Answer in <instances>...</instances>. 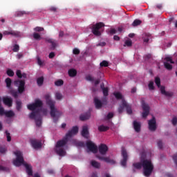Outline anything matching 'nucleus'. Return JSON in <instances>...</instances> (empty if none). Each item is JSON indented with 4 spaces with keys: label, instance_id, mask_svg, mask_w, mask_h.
Masks as SVG:
<instances>
[{
    "label": "nucleus",
    "instance_id": "63",
    "mask_svg": "<svg viewBox=\"0 0 177 177\" xmlns=\"http://www.w3.org/2000/svg\"><path fill=\"white\" fill-rule=\"evenodd\" d=\"M171 122L174 125H176L177 124V118L176 117L173 118Z\"/></svg>",
    "mask_w": 177,
    "mask_h": 177
},
{
    "label": "nucleus",
    "instance_id": "20",
    "mask_svg": "<svg viewBox=\"0 0 177 177\" xmlns=\"http://www.w3.org/2000/svg\"><path fill=\"white\" fill-rule=\"evenodd\" d=\"M3 102L6 106H8V107H12V104H13V100L9 97H5L3 98Z\"/></svg>",
    "mask_w": 177,
    "mask_h": 177
},
{
    "label": "nucleus",
    "instance_id": "16",
    "mask_svg": "<svg viewBox=\"0 0 177 177\" xmlns=\"http://www.w3.org/2000/svg\"><path fill=\"white\" fill-rule=\"evenodd\" d=\"M78 133V127L75 126L70 130L66 135V138H71L73 135H77Z\"/></svg>",
    "mask_w": 177,
    "mask_h": 177
},
{
    "label": "nucleus",
    "instance_id": "57",
    "mask_svg": "<svg viewBox=\"0 0 177 177\" xmlns=\"http://www.w3.org/2000/svg\"><path fill=\"white\" fill-rule=\"evenodd\" d=\"M0 153H1V154H5V153H6V148L0 147Z\"/></svg>",
    "mask_w": 177,
    "mask_h": 177
},
{
    "label": "nucleus",
    "instance_id": "8",
    "mask_svg": "<svg viewBox=\"0 0 177 177\" xmlns=\"http://www.w3.org/2000/svg\"><path fill=\"white\" fill-rule=\"evenodd\" d=\"M122 160L120 161V165H122V167H127V161H128V152H127V149L124 148L122 149Z\"/></svg>",
    "mask_w": 177,
    "mask_h": 177
},
{
    "label": "nucleus",
    "instance_id": "47",
    "mask_svg": "<svg viewBox=\"0 0 177 177\" xmlns=\"http://www.w3.org/2000/svg\"><path fill=\"white\" fill-rule=\"evenodd\" d=\"M6 136L7 138V142H11L12 137L10 136V133H8V131H6Z\"/></svg>",
    "mask_w": 177,
    "mask_h": 177
},
{
    "label": "nucleus",
    "instance_id": "24",
    "mask_svg": "<svg viewBox=\"0 0 177 177\" xmlns=\"http://www.w3.org/2000/svg\"><path fill=\"white\" fill-rule=\"evenodd\" d=\"M3 35H12L13 37H17V35H19V33L14 30H5L3 32Z\"/></svg>",
    "mask_w": 177,
    "mask_h": 177
},
{
    "label": "nucleus",
    "instance_id": "34",
    "mask_svg": "<svg viewBox=\"0 0 177 177\" xmlns=\"http://www.w3.org/2000/svg\"><path fill=\"white\" fill-rule=\"evenodd\" d=\"M5 82L6 84L7 88H10V86H12V79H10V77H7L5 80Z\"/></svg>",
    "mask_w": 177,
    "mask_h": 177
},
{
    "label": "nucleus",
    "instance_id": "3",
    "mask_svg": "<svg viewBox=\"0 0 177 177\" xmlns=\"http://www.w3.org/2000/svg\"><path fill=\"white\" fill-rule=\"evenodd\" d=\"M45 100L46 102V104H48V106H50V115L52 117V118H53V122L56 124V122L59 121V118H60L62 115V112L57 110L56 107H55V104H56V102L50 99V95L46 94L45 95Z\"/></svg>",
    "mask_w": 177,
    "mask_h": 177
},
{
    "label": "nucleus",
    "instance_id": "19",
    "mask_svg": "<svg viewBox=\"0 0 177 177\" xmlns=\"http://www.w3.org/2000/svg\"><path fill=\"white\" fill-rule=\"evenodd\" d=\"M46 42L51 44V50H55L56 46H57V41L53 40V39H46Z\"/></svg>",
    "mask_w": 177,
    "mask_h": 177
},
{
    "label": "nucleus",
    "instance_id": "1",
    "mask_svg": "<svg viewBox=\"0 0 177 177\" xmlns=\"http://www.w3.org/2000/svg\"><path fill=\"white\" fill-rule=\"evenodd\" d=\"M44 106V103L39 99H37L35 100V102L27 106L28 110L32 111L30 113L29 118L30 120H35L37 127H41L42 125V117L41 116V110L38 109V107H42Z\"/></svg>",
    "mask_w": 177,
    "mask_h": 177
},
{
    "label": "nucleus",
    "instance_id": "33",
    "mask_svg": "<svg viewBox=\"0 0 177 177\" xmlns=\"http://www.w3.org/2000/svg\"><path fill=\"white\" fill-rule=\"evenodd\" d=\"M37 84L38 86H42V85H44V77H40L37 78Z\"/></svg>",
    "mask_w": 177,
    "mask_h": 177
},
{
    "label": "nucleus",
    "instance_id": "31",
    "mask_svg": "<svg viewBox=\"0 0 177 177\" xmlns=\"http://www.w3.org/2000/svg\"><path fill=\"white\" fill-rule=\"evenodd\" d=\"M151 39V35L149 33L145 34V37H143L144 42H149Z\"/></svg>",
    "mask_w": 177,
    "mask_h": 177
},
{
    "label": "nucleus",
    "instance_id": "56",
    "mask_svg": "<svg viewBox=\"0 0 177 177\" xmlns=\"http://www.w3.org/2000/svg\"><path fill=\"white\" fill-rule=\"evenodd\" d=\"M16 74H17V77H18V78H22L23 73H21V71L17 70Z\"/></svg>",
    "mask_w": 177,
    "mask_h": 177
},
{
    "label": "nucleus",
    "instance_id": "10",
    "mask_svg": "<svg viewBox=\"0 0 177 177\" xmlns=\"http://www.w3.org/2000/svg\"><path fill=\"white\" fill-rule=\"evenodd\" d=\"M148 125L149 131H156V129H157L156 118L153 117L152 119L149 120L148 122Z\"/></svg>",
    "mask_w": 177,
    "mask_h": 177
},
{
    "label": "nucleus",
    "instance_id": "41",
    "mask_svg": "<svg viewBox=\"0 0 177 177\" xmlns=\"http://www.w3.org/2000/svg\"><path fill=\"white\" fill-rule=\"evenodd\" d=\"M55 97L57 100H62L63 99V95H62V93H60L59 92H57L55 93Z\"/></svg>",
    "mask_w": 177,
    "mask_h": 177
},
{
    "label": "nucleus",
    "instance_id": "58",
    "mask_svg": "<svg viewBox=\"0 0 177 177\" xmlns=\"http://www.w3.org/2000/svg\"><path fill=\"white\" fill-rule=\"evenodd\" d=\"M86 80H87V81H91V82L95 81V79H93V77L91 75L86 76Z\"/></svg>",
    "mask_w": 177,
    "mask_h": 177
},
{
    "label": "nucleus",
    "instance_id": "26",
    "mask_svg": "<svg viewBox=\"0 0 177 177\" xmlns=\"http://www.w3.org/2000/svg\"><path fill=\"white\" fill-rule=\"evenodd\" d=\"M77 70L74 68L69 69L68 71V74L69 77H75L77 75Z\"/></svg>",
    "mask_w": 177,
    "mask_h": 177
},
{
    "label": "nucleus",
    "instance_id": "53",
    "mask_svg": "<svg viewBox=\"0 0 177 177\" xmlns=\"http://www.w3.org/2000/svg\"><path fill=\"white\" fill-rule=\"evenodd\" d=\"M19 49H20V46H19L18 44H15L13 46L12 50H13V52H19Z\"/></svg>",
    "mask_w": 177,
    "mask_h": 177
},
{
    "label": "nucleus",
    "instance_id": "51",
    "mask_svg": "<svg viewBox=\"0 0 177 177\" xmlns=\"http://www.w3.org/2000/svg\"><path fill=\"white\" fill-rule=\"evenodd\" d=\"M34 31H36V32H41V31H44V28L37 26L36 28H34Z\"/></svg>",
    "mask_w": 177,
    "mask_h": 177
},
{
    "label": "nucleus",
    "instance_id": "36",
    "mask_svg": "<svg viewBox=\"0 0 177 177\" xmlns=\"http://www.w3.org/2000/svg\"><path fill=\"white\" fill-rule=\"evenodd\" d=\"M155 84L158 88H160V86H161V80L160 79V77H156L155 78Z\"/></svg>",
    "mask_w": 177,
    "mask_h": 177
},
{
    "label": "nucleus",
    "instance_id": "59",
    "mask_svg": "<svg viewBox=\"0 0 177 177\" xmlns=\"http://www.w3.org/2000/svg\"><path fill=\"white\" fill-rule=\"evenodd\" d=\"M6 111H5V109L3 107L0 106V115H3Z\"/></svg>",
    "mask_w": 177,
    "mask_h": 177
},
{
    "label": "nucleus",
    "instance_id": "6",
    "mask_svg": "<svg viewBox=\"0 0 177 177\" xmlns=\"http://www.w3.org/2000/svg\"><path fill=\"white\" fill-rule=\"evenodd\" d=\"M102 27H104V24L102 22L97 23L95 25H93L92 28L93 34L96 37H100L102 33L99 31V29L102 28Z\"/></svg>",
    "mask_w": 177,
    "mask_h": 177
},
{
    "label": "nucleus",
    "instance_id": "37",
    "mask_svg": "<svg viewBox=\"0 0 177 177\" xmlns=\"http://www.w3.org/2000/svg\"><path fill=\"white\" fill-rule=\"evenodd\" d=\"M63 84H64V82L63 81V80H58L55 82V86H62V85H63Z\"/></svg>",
    "mask_w": 177,
    "mask_h": 177
},
{
    "label": "nucleus",
    "instance_id": "18",
    "mask_svg": "<svg viewBox=\"0 0 177 177\" xmlns=\"http://www.w3.org/2000/svg\"><path fill=\"white\" fill-rule=\"evenodd\" d=\"M82 136L88 139L89 138V130H88V126H83L82 131Z\"/></svg>",
    "mask_w": 177,
    "mask_h": 177
},
{
    "label": "nucleus",
    "instance_id": "15",
    "mask_svg": "<svg viewBox=\"0 0 177 177\" xmlns=\"http://www.w3.org/2000/svg\"><path fill=\"white\" fill-rule=\"evenodd\" d=\"M122 106L126 109L127 114H132V106L125 100H122Z\"/></svg>",
    "mask_w": 177,
    "mask_h": 177
},
{
    "label": "nucleus",
    "instance_id": "22",
    "mask_svg": "<svg viewBox=\"0 0 177 177\" xmlns=\"http://www.w3.org/2000/svg\"><path fill=\"white\" fill-rule=\"evenodd\" d=\"M55 153L60 157H64V156H66V152L62 148L60 147H56Z\"/></svg>",
    "mask_w": 177,
    "mask_h": 177
},
{
    "label": "nucleus",
    "instance_id": "35",
    "mask_svg": "<svg viewBox=\"0 0 177 177\" xmlns=\"http://www.w3.org/2000/svg\"><path fill=\"white\" fill-rule=\"evenodd\" d=\"M16 109L17 111H20V110H21V101H19V100L16 101Z\"/></svg>",
    "mask_w": 177,
    "mask_h": 177
},
{
    "label": "nucleus",
    "instance_id": "40",
    "mask_svg": "<svg viewBox=\"0 0 177 177\" xmlns=\"http://www.w3.org/2000/svg\"><path fill=\"white\" fill-rule=\"evenodd\" d=\"M102 93L104 97H107V96H109V88L106 87L105 88L102 89Z\"/></svg>",
    "mask_w": 177,
    "mask_h": 177
},
{
    "label": "nucleus",
    "instance_id": "46",
    "mask_svg": "<svg viewBox=\"0 0 177 177\" xmlns=\"http://www.w3.org/2000/svg\"><path fill=\"white\" fill-rule=\"evenodd\" d=\"M24 15H27L26 11H18L17 12V16H18V17H21V16H24Z\"/></svg>",
    "mask_w": 177,
    "mask_h": 177
},
{
    "label": "nucleus",
    "instance_id": "52",
    "mask_svg": "<svg viewBox=\"0 0 177 177\" xmlns=\"http://www.w3.org/2000/svg\"><path fill=\"white\" fill-rule=\"evenodd\" d=\"M165 60L167 62L171 63V64H174L175 63L174 61H172V57H166L165 58Z\"/></svg>",
    "mask_w": 177,
    "mask_h": 177
},
{
    "label": "nucleus",
    "instance_id": "38",
    "mask_svg": "<svg viewBox=\"0 0 177 177\" xmlns=\"http://www.w3.org/2000/svg\"><path fill=\"white\" fill-rule=\"evenodd\" d=\"M141 24H142V21H140L139 19H136L133 21L132 26L133 27H136V26H140Z\"/></svg>",
    "mask_w": 177,
    "mask_h": 177
},
{
    "label": "nucleus",
    "instance_id": "32",
    "mask_svg": "<svg viewBox=\"0 0 177 177\" xmlns=\"http://www.w3.org/2000/svg\"><path fill=\"white\" fill-rule=\"evenodd\" d=\"M91 165H92V167H93L94 168H100V163H99L98 162H97L96 160H92L91 162Z\"/></svg>",
    "mask_w": 177,
    "mask_h": 177
},
{
    "label": "nucleus",
    "instance_id": "7",
    "mask_svg": "<svg viewBox=\"0 0 177 177\" xmlns=\"http://www.w3.org/2000/svg\"><path fill=\"white\" fill-rule=\"evenodd\" d=\"M142 118H146L147 115L150 113V106L149 104H146L145 101H142Z\"/></svg>",
    "mask_w": 177,
    "mask_h": 177
},
{
    "label": "nucleus",
    "instance_id": "2",
    "mask_svg": "<svg viewBox=\"0 0 177 177\" xmlns=\"http://www.w3.org/2000/svg\"><path fill=\"white\" fill-rule=\"evenodd\" d=\"M14 154L16 156V158L13 160V165L15 167H21V165H24L26 169L28 176H32V166L25 162L23 153L20 151H17L14 152Z\"/></svg>",
    "mask_w": 177,
    "mask_h": 177
},
{
    "label": "nucleus",
    "instance_id": "49",
    "mask_svg": "<svg viewBox=\"0 0 177 177\" xmlns=\"http://www.w3.org/2000/svg\"><path fill=\"white\" fill-rule=\"evenodd\" d=\"M123 46H132V41L131 40H127L124 42V44L123 45Z\"/></svg>",
    "mask_w": 177,
    "mask_h": 177
},
{
    "label": "nucleus",
    "instance_id": "17",
    "mask_svg": "<svg viewBox=\"0 0 177 177\" xmlns=\"http://www.w3.org/2000/svg\"><path fill=\"white\" fill-rule=\"evenodd\" d=\"M89 118H91V111H88L80 116V121H86V120H89Z\"/></svg>",
    "mask_w": 177,
    "mask_h": 177
},
{
    "label": "nucleus",
    "instance_id": "39",
    "mask_svg": "<svg viewBox=\"0 0 177 177\" xmlns=\"http://www.w3.org/2000/svg\"><path fill=\"white\" fill-rule=\"evenodd\" d=\"M164 66L167 70H169V71L172 70V65H171V64L168 62H164Z\"/></svg>",
    "mask_w": 177,
    "mask_h": 177
},
{
    "label": "nucleus",
    "instance_id": "23",
    "mask_svg": "<svg viewBox=\"0 0 177 177\" xmlns=\"http://www.w3.org/2000/svg\"><path fill=\"white\" fill-rule=\"evenodd\" d=\"M160 91L162 95H164L165 96H168L169 97H171V96H172L173 95L172 93L166 91L165 86H160Z\"/></svg>",
    "mask_w": 177,
    "mask_h": 177
},
{
    "label": "nucleus",
    "instance_id": "50",
    "mask_svg": "<svg viewBox=\"0 0 177 177\" xmlns=\"http://www.w3.org/2000/svg\"><path fill=\"white\" fill-rule=\"evenodd\" d=\"M6 73L8 77H13V75H15V72H13L11 69L7 70Z\"/></svg>",
    "mask_w": 177,
    "mask_h": 177
},
{
    "label": "nucleus",
    "instance_id": "5",
    "mask_svg": "<svg viewBox=\"0 0 177 177\" xmlns=\"http://www.w3.org/2000/svg\"><path fill=\"white\" fill-rule=\"evenodd\" d=\"M14 84L18 86V93H23L26 91V81L24 80H15Z\"/></svg>",
    "mask_w": 177,
    "mask_h": 177
},
{
    "label": "nucleus",
    "instance_id": "61",
    "mask_svg": "<svg viewBox=\"0 0 177 177\" xmlns=\"http://www.w3.org/2000/svg\"><path fill=\"white\" fill-rule=\"evenodd\" d=\"M0 171H4L8 172V171H9V169L0 165Z\"/></svg>",
    "mask_w": 177,
    "mask_h": 177
},
{
    "label": "nucleus",
    "instance_id": "13",
    "mask_svg": "<svg viewBox=\"0 0 177 177\" xmlns=\"http://www.w3.org/2000/svg\"><path fill=\"white\" fill-rule=\"evenodd\" d=\"M68 142V137L66 136L64 138L57 142L55 147L57 148L63 147L64 146H66V145H67Z\"/></svg>",
    "mask_w": 177,
    "mask_h": 177
},
{
    "label": "nucleus",
    "instance_id": "12",
    "mask_svg": "<svg viewBox=\"0 0 177 177\" xmlns=\"http://www.w3.org/2000/svg\"><path fill=\"white\" fill-rule=\"evenodd\" d=\"M96 157L100 161H104L105 162H107L108 164H112V165L115 164V160L111 159L110 157H103V156H100L99 155H97Z\"/></svg>",
    "mask_w": 177,
    "mask_h": 177
},
{
    "label": "nucleus",
    "instance_id": "29",
    "mask_svg": "<svg viewBox=\"0 0 177 177\" xmlns=\"http://www.w3.org/2000/svg\"><path fill=\"white\" fill-rule=\"evenodd\" d=\"M4 115H6V117L10 118L12 117H15V112H13V111H6Z\"/></svg>",
    "mask_w": 177,
    "mask_h": 177
},
{
    "label": "nucleus",
    "instance_id": "48",
    "mask_svg": "<svg viewBox=\"0 0 177 177\" xmlns=\"http://www.w3.org/2000/svg\"><path fill=\"white\" fill-rule=\"evenodd\" d=\"M148 87L150 91H153L154 89V82H149V83L148 84Z\"/></svg>",
    "mask_w": 177,
    "mask_h": 177
},
{
    "label": "nucleus",
    "instance_id": "45",
    "mask_svg": "<svg viewBox=\"0 0 177 177\" xmlns=\"http://www.w3.org/2000/svg\"><path fill=\"white\" fill-rule=\"evenodd\" d=\"M124 109H125V106H122V104L119 106L118 109L119 114H122V113L124 111Z\"/></svg>",
    "mask_w": 177,
    "mask_h": 177
},
{
    "label": "nucleus",
    "instance_id": "21",
    "mask_svg": "<svg viewBox=\"0 0 177 177\" xmlns=\"http://www.w3.org/2000/svg\"><path fill=\"white\" fill-rule=\"evenodd\" d=\"M94 104L95 106V108L97 109H102V107H103V103L97 97L94 98Z\"/></svg>",
    "mask_w": 177,
    "mask_h": 177
},
{
    "label": "nucleus",
    "instance_id": "14",
    "mask_svg": "<svg viewBox=\"0 0 177 177\" xmlns=\"http://www.w3.org/2000/svg\"><path fill=\"white\" fill-rule=\"evenodd\" d=\"M30 145L33 147V149H41L42 147V142L37 140L36 139L30 140Z\"/></svg>",
    "mask_w": 177,
    "mask_h": 177
},
{
    "label": "nucleus",
    "instance_id": "28",
    "mask_svg": "<svg viewBox=\"0 0 177 177\" xmlns=\"http://www.w3.org/2000/svg\"><path fill=\"white\" fill-rule=\"evenodd\" d=\"M133 167H134L136 169H142V167H143V162L133 163Z\"/></svg>",
    "mask_w": 177,
    "mask_h": 177
},
{
    "label": "nucleus",
    "instance_id": "44",
    "mask_svg": "<svg viewBox=\"0 0 177 177\" xmlns=\"http://www.w3.org/2000/svg\"><path fill=\"white\" fill-rule=\"evenodd\" d=\"M11 95L13 96V97H15V99H17V97H19V93H17L16 91H11Z\"/></svg>",
    "mask_w": 177,
    "mask_h": 177
},
{
    "label": "nucleus",
    "instance_id": "25",
    "mask_svg": "<svg viewBox=\"0 0 177 177\" xmlns=\"http://www.w3.org/2000/svg\"><path fill=\"white\" fill-rule=\"evenodd\" d=\"M133 128L136 131V132H140V122H136V120H135L133 122Z\"/></svg>",
    "mask_w": 177,
    "mask_h": 177
},
{
    "label": "nucleus",
    "instance_id": "11",
    "mask_svg": "<svg viewBox=\"0 0 177 177\" xmlns=\"http://www.w3.org/2000/svg\"><path fill=\"white\" fill-rule=\"evenodd\" d=\"M98 151L102 156H106L107 151H109V147L106 144H101L98 147Z\"/></svg>",
    "mask_w": 177,
    "mask_h": 177
},
{
    "label": "nucleus",
    "instance_id": "43",
    "mask_svg": "<svg viewBox=\"0 0 177 177\" xmlns=\"http://www.w3.org/2000/svg\"><path fill=\"white\" fill-rule=\"evenodd\" d=\"M33 38L34 39H36L37 41H39L41 39V35L37 32L33 33Z\"/></svg>",
    "mask_w": 177,
    "mask_h": 177
},
{
    "label": "nucleus",
    "instance_id": "64",
    "mask_svg": "<svg viewBox=\"0 0 177 177\" xmlns=\"http://www.w3.org/2000/svg\"><path fill=\"white\" fill-rule=\"evenodd\" d=\"M55 53L51 52V53H50L48 57H49V59H53V57H55Z\"/></svg>",
    "mask_w": 177,
    "mask_h": 177
},
{
    "label": "nucleus",
    "instance_id": "42",
    "mask_svg": "<svg viewBox=\"0 0 177 177\" xmlns=\"http://www.w3.org/2000/svg\"><path fill=\"white\" fill-rule=\"evenodd\" d=\"M100 67H109V62L104 60L100 64Z\"/></svg>",
    "mask_w": 177,
    "mask_h": 177
},
{
    "label": "nucleus",
    "instance_id": "54",
    "mask_svg": "<svg viewBox=\"0 0 177 177\" xmlns=\"http://www.w3.org/2000/svg\"><path fill=\"white\" fill-rule=\"evenodd\" d=\"M114 117V113L112 112H109L108 115H106V120H111Z\"/></svg>",
    "mask_w": 177,
    "mask_h": 177
},
{
    "label": "nucleus",
    "instance_id": "30",
    "mask_svg": "<svg viewBox=\"0 0 177 177\" xmlns=\"http://www.w3.org/2000/svg\"><path fill=\"white\" fill-rule=\"evenodd\" d=\"M113 95L118 100H122H122H124V98H122V94L120 92L114 93Z\"/></svg>",
    "mask_w": 177,
    "mask_h": 177
},
{
    "label": "nucleus",
    "instance_id": "55",
    "mask_svg": "<svg viewBox=\"0 0 177 177\" xmlns=\"http://www.w3.org/2000/svg\"><path fill=\"white\" fill-rule=\"evenodd\" d=\"M73 55H80V49L76 48H74L73 50Z\"/></svg>",
    "mask_w": 177,
    "mask_h": 177
},
{
    "label": "nucleus",
    "instance_id": "27",
    "mask_svg": "<svg viewBox=\"0 0 177 177\" xmlns=\"http://www.w3.org/2000/svg\"><path fill=\"white\" fill-rule=\"evenodd\" d=\"M110 129V127L104 125H100L98 127V131L100 132H106V131H109Z\"/></svg>",
    "mask_w": 177,
    "mask_h": 177
},
{
    "label": "nucleus",
    "instance_id": "62",
    "mask_svg": "<svg viewBox=\"0 0 177 177\" xmlns=\"http://www.w3.org/2000/svg\"><path fill=\"white\" fill-rule=\"evenodd\" d=\"M158 147L159 149H162V140L158 141Z\"/></svg>",
    "mask_w": 177,
    "mask_h": 177
},
{
    "label": "nucleus",
    "instance_id": "9",
    "mask_svg": "<svg viewBox=\"0 0 177 177\" xmlns=\"http://www.w3.org/2000/svg\"><path fill=\"white\" fill-rule=\"evenodd\" d=\"M86 147L89 151L94 153V154H96V153H97V147L95 145V144L92 142V141H88L86 142Z\"/></svg>",
    "mask_w": 177,
    "mask_h": 177
},
{
    "label": "nucleus",
    "instance_id": "60",
    "mask_svg": "<svg viewBox=\"0 0 177 177\" xmlns=\"http://www.w3.org/2000/svg\"><path fill=\"white\" fill-rule=\"evenodd\" d=\"M37 64L39 66H44V62H42L39 57H37Z\"/></svg>",
    "mask_w": 177,
    "mask_h": 177
},
{
    "label": "nucleus",
    "instance_id": "4",
    "mask_svg": "<svg viewBox=\"0 0 177 177\" xmlns=\"http://www.w3.org/2000/svg\"><path fill=\"white\" fill-rule=\"evenodd\" d=\"M143 174L145 176L149 177L154 169V165L150 160H144L142 161Z\"/></svg>",
    "mask_w": 177,
    "mask_h": 177
}]
</instances>
